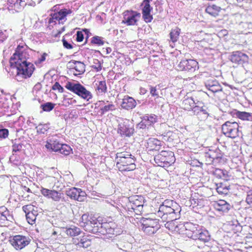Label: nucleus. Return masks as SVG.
<instances>
[{"mask_svg": "<svg viewBox=\"0 0 252 252\" xmlns=\"http://www.w3.org/2000/svg\"><path fill=\"white\" fill-rule=\"evenodd\" d=\"M20 48L22 47L18 46L10 60L11 66L17 69L16 77L18 81L31 77L35 70L33 64L27 61L26 52L21 51Z\"/></svg>", "mask_w": 252, "mask_h": 252, "instance_id": "obj_1", "label": "nucleus"}, {"mask_svg": "<svg viewBox=\"0 0 252 252\" xmlns=\"http://www.w3.org/2000/svg\"><path fill=\"white\" fill-rule=\"evenodd\" d=\"M115 161L116 166L120 171H129L136 168L135 158L129 152H118L116 154Z\"/></svg>", "mask_w": 252, "mask_h": 252, "instance_id": "obj_2", "label": "nucleus"}, {"mask_svg": "<svg viewBox=\"0 0 252 252\" xmlns=\"http://www.w3.org/2000/svg\"><path fill=\"white\" fill-rule=\"evenodd\" d=\"M45 146L48 149L54 152H59L64 156L69 155L72 151L69 145L60 143L55 136L49 138Z\"/></svg>", "mask_w": 252, "mask_h": 252, "instance_id": "obj_3", "label": "nucleus"}, {"mask_svg": "<svg viewBox=\"0 0 252 252\" xmlns=\"http://www.w3.org/2000/svg\"><path fill=\"white\" fill-rule=\"evenodd\" d=\"M181 211L180 206H178V208L159 207L158 215L162 220L174 221L180 218Z\"/></svg>", "mask_w": 252, "mask_h": 252, "instance_id": "obj_4", "label": "nucleus"}, {"mask_svg": "<svg viewBox=\"0 0 252 252\" xmlns=\"http://www.w3.org/2000/svg\"><path fill=\"white\" fill-rule=\"evenodd\" d=\"M65 87L67 90L87 101H89L93 97L92 93L79 82L73 83L70 82H67L66 83Z\"/></svg>", "mask_w": 252, "mask_h": 252, "instance_id": "obj_5", "label": "nucleus"}, {"mask_svg": "<svg viewBox=\"0 0 252 252\" xmlns=\"http://www.w3.org/2000/svg\"><path fill=\"white\" fill-rule=\"evenodd\" d=\"M154 160L158 166L161 167L169 166L175 161L174 154L169 151H162L155 156Z\"/></svg>", "mask_w": 252, "mask_h": 252, "instance_id": "obj_6", "label": "nucleus"}, {"mask_svg": "<svg viewBox=\"0 0 252 252\" xmlns=\"http://www.w3.org/2000/svg\"><path fill=\"white\" fill-rule=\"evenodd\" d=\"M204 157L207 164L216 165L224 162L223 153L219 148L209 149L204 153Z\"/></svg>", "mask_w": 252, "mask_h": 252, "instance_id": "obj_7", "label": "nucleus"}, {"mask_svg": "<svg viewBox=\"0 0 252 252\" xmlns=\"http://www.w3.org/2000/svg\"><path fill=\"white\" fill-rule=\"evenodd\" d=\"M189 112H190V115H195L201 120L207 119L210 115L208 108L202 101L197 100Z\"/></svg>", "mask_w": 252, "mask_h": 252, "instance_id": "obj_8", "label": "nucleus"}, {"mask_svg": "<svg viewBox=\"0 0 252 252\" xmlns=\"http://www.w3.org/2000/svg\"><path fill=\"white\" fill-rule=\"evenodd\" d=\"M129 203L128 209L133 210L136 215H140L143 211V206L145 199L142 195H134L129 198Z\"/></svg>", "mask_w": 252, "mask_h": 252, "instance_id": "obj_9", "label": "nucleus"}, {"mask_svg": "<svg viewBox=\"0 0 252 252\" xmlns=\"http://www.w3.org/2000/svg\"><path fill=\"white\" fill-rule=\"evenodd\" d=\"M117 132L122 137H130L134 133V125L129 120L122 119L119 123Z\"/></svg>", "mask_w": 252, "mask_h": 252, "instance_id": "obj_10", "label": "nucleus"}, {"mask_svg": "<svg viewBox=\"0 0 252 252\" xmlns=\"http://www.w3.org/2000/svg\"><path fill=\"white\" fill-rule=\"evenodd\" d=\"M239 126L237 123L235 122L227 121L221 126L223 134L226 137L235 138L239 136Z\"/></svg>", "mask_w": 252, "mask_h": 252, "instance_id": "obj_11", "label": "nucleus"}, {"mask_svg": "<svg viewBox=\"0 0 252 252\" xmlns=\"http://www.w3.org/2000/svg\"><path fill=\"white\" fill-rule=\"evenodd\" d=\"M123 15L122 23L127 26H137L141 16L140 13L132 10L125 11Z\"/></svg>", "mask_w": 252, "mask_h": 252, "instance_id": "obj_12", "label": "nucleus"}, {"mask_svg": "<svg viewBox=\"0 0 252 252\" xmlns=\"http://www.w3.org/2000/svg\"><path fill=\"white\" fill-rule=\"evenodd\" d=\"M31 241L28 237L18 235L11 238L10 242L16 250H21L28 245Z\"/></svg>", "mask_w": 252, "mask_h": 252, "instance_id": "obj_13", "label": "nucleus"}, {"mask_svg": "<svg viewBox=\"0 0 252 252\" xmlns=\"http://www.w3.org/2000/svg\"><path fill=\"white\" fill-rule=\"evenodd\" d=\"M177 67L181 71L193 72L198 68V63L194 60L184 59L179 63Z\"/></svg>", "mask_w": 252, "mask_h": 252, "instance_id": "obj_14", "label": "nucleus"}, {"mask_svg": "<svg viewBox=\"0 0 252 252\" xmlns=\"http://www.w3.org/2000/svg\"><path fill=\"white\" fill-rule=\"evenodd\" d=\"M229 59L233 63L243 66L248 63L249 59L247 55L239 51L232 52Z\"/></svg>", "mask_w": 252, "mask_h": 252, "instance_id": "obj_15", "label": "nucleus"}, {"mask_svg": "<svg viewBox=\"0 0 252 252\" xmlns=\"http://www.w3.org/2000/svg\"><path fill=\"white\" fill-rule=\"evenodd\" d=\"M72 11L71 9H67L63 8L61 9L59 12L54 13L50 14L51 17L49 20V23H56V21H62L63 20L65 21L66 19V17L68 14H71Z\"/></svg>", "mask_w": 252, "mask_h": 252, "instance_id": "obj_16", "label": "nucleus"}, {"mask_svg": "<svg viewBox=\"0 0 252 252\" xmlns=\"http://www.w3.org/2000/svg\"><path fill=\"white\" fill-rule=\"evenodd\" d=\"M98 223H100L96 219H94L91 217V220L88 222H86V224L83 223V227L84 230L94 234H97L99 232V228L100 225L97 224Z\"/></svg>", "mask_w": 252, "mask_h": 252, "instance_id": "obj_17", "label": "nucleus"}, {"mask_svg": "<svg viewBox=\"0 0 252 252\" xmlns=\"http://www.w3.org/2000/svg\"><path fill=\"white\" fill-rule=\"evenodd\" d=\"M98 223H100L96 219H94L91 217V220L88 222H86V224L83 223V227L84 230L94 234H97L99 232V228L100 225L97 224Z\"/></svg>", "mask_w": 252, "mask_h": 252, "instance_id": "obj_18", "label": "nucleus"}, {"mask_svg": "<svg viewBox=\"0 0 252 252\" xmlns=\"http://www.w3.org/2000/svg\"><path fill=\"white\" fill-rule=\"evenodd\" d=\"M162 142L156 138H149L146 143V148L149 153L155 151H158L160 150L162 145Z\"/></svg>", "mask_w": 252, "mask_h": 252, "instance_id": "obj_19", "label": "nucleus"}, {"mask_svg": "<svg viewBox=\"0 0 252 252\" xmlns=\"http://www.w3.org/2000/svg\"><path fill=\"white\" fill-rule=\"evenodd\" d=\"M210 237L211 236L208 231L200 228L198 229V233H196V234L191 236V239L201 241L204 243L209 242L210 240Z\"/></svg>", "mask_w": 252, "mask_h": 252, "instance_id": "obj_20", "label": "nucleus"}, {"mask_svg": "<svg viewBox=\"0 0 252 252\" xmlns=\"http://www.w3.org/2000/svg\"><path fill=\"white\" fill-rule=\"evenodd\" d=\"M121 106L123 109L129 110L135 107L136 102L133 97L125 95L122 99Z\"/></svg>", "mask_w": 252, "mask_h": 252, "instance_id": "obj_21", "label": "nucleus"}, {"mask_svg": "<svg viewBox=\"0 0 252 252\" xmlns=\"http://www.w3.org/2000/svg\"><path fill=\"white\" fill-rule=\"evenodd\" d=\"M207 89L213 93L222 91V88L219 82L215 79H210L205 83Z\"/></svg>", "mask_w": 252, "mask_h": 252, "instance_id": "obj_22", "label": "nucleus"}, {"mask_svg": "<svg viewBox=\"0 0 252 252\" xmlns=\"http://www.w3.org/2000/svg\"><path fill=\"white\" fill-rule=\"evenodd\" d=\"M97 224L100 225L99 228V232L98 234H101L103 235H114L115 230L112 228L109 223L107 222L104 223H98Z\"/></svg>", "mask_w": 252, "mask_h": 252, "instance_id": "obj_23", "label": "nucleus"}, {"mask_svg": "<svg viewBox=\"0 0 252 252\" xmlns=\"http://www.w3.org/2000/svg\"><path fill=\"white\" fill-rule=\"evenodd\" d=\"M8 8L9 10L14 9L18 12L25 5V1L22 0H7Z\"/></svg>", "mask_w": 252, "mask_h": 252, "instance_id": "obj_24", "label": "nucleus"}, {"mask_svg": "<svg viewBox=\"0 0 252 252\" xmlns=\"http://www.w3.org/2000/svg\"><path fill=\"white\" fill-rule=\"evenodd\" d=\"M186 232V234L189 238H191V236L195 235L198 233V230L200 228L199 225L193 224L191 222H187L185 224Z\"/></svg>", "mask_w": 252, "mask_h": 252, "instance_id": "obj_25", "label": "nucleus"}, {"mask_svg": "<svg viewBox=\"0 0 252 252\" xmlns=\"http://www.w3.org/2000/svg\"><path fill=\"white\" fill-rule=\"evenodd\" d=\"M232 115L243 121H252V113L235 110L231 112Z\"/></svg>", "mask_w": 252, "mask_h": 252, "instance_id": "obj_26", "label": "nucleus"}, {"mask_svg": "<svg viewBox=\"0 0 252 252\" xmlns=\"http://www.w3.org/2000/svg\"><path fill=\"white\" fill-rule=\"evenodd\" d=\"M215 208L218 211L227 212L231 206L224 200H220L214 204Z\"/></svg>", "mask_w": 252, "mask_h": 252, "instance_id": "obj_27", "label": "nucleus"}, {"mask_svg": "<svg viewBox=\"0 0 252 252\" xmlns=\"http://www.w3.org/2000/svg\"><path fill=\"white\" fill-rule=\"evenodd\" d=\"M140 118L141 120H143L144 122L149 127L157 123L158 120V117L153 114H146L143 117H141Z\"/></svg>", "mask_w": 252, "mask_h": 252, "instance_id": "obj_28", "label": "nucleus"}, {"mask_svg": "<svg viewBox=\"0 0 252 252\" xmlns=\"http://www.w3.org/2000/svg\"><path fill=\"white\" fill-rule=\"evenodd\" d=\"M221 8L215 4H209L206 8L205 11L210 15L216 17L219 15Z\"/></svg>", "mask_w": 252, "mask_h": 252, "instance_id": "obj_29", "label": "nucleus"}, {"mask_svg": "<svg viewBox=\"0 0 252 252\" xmlns=\"http://www.w3.org/2000/svg\"><path fill=\"white\" fill-rule=\"evenodd\" d=\"M141 225L160 228L158 220L157 219L143 218L141 220Z\"/></svg>", "mask_w": 252, "mask_h": 252, "instance_id": "obj_30", "label": "nucleus"}, {"mask_svg": "<svg viewBox=\"0 0 252 252\" xmlns=\"http://www.w3.org/2000/svg\"><path fill=\"white\" fill-rule=\"evenodd\" d=\"M77 242L75 241L76 245L80 247L85 248H88L91 245V241L88 236H83L82 237L77 239Z\"/></svg>", "mask_w": 252, "mask_h": 252, "instance_id": "obj_31", "label": "nucleus"}, {"mask_svg": "<svg viewBox=\"0 0 252 252\" xmlns=\"http://www.w3.org/2000/svg\"><path fill=\"white\" fill-rule=\"evenodd\" d=\"M216 190L220 194L226 195L230 189V185L223 183H219L216 184Z\"/></svg>", "mask_w": 252, "mask_h": 252, "instance_id": "obj_32", "label": "nucleus"}, {"mask_svg": "<svg viewBox=\"0 0 252 252\" xmlns=\"http://www.w3.org/2000/svg\"><path fill=\"white\" fill-rule=\"evenodd\" d=\"M196 100H194V99L190 97H188L186 98L183 101L182 105L184 107V109L185 110H187L189 111L191 107H192L195 104Z\"/></svg>", "mask_w": 252, "mask_h": 252, "instance_id": "obj_33", "label": "nucleus"}, {"mask_svg": "<svg viewBox=\"0 0 252 252\" xmlns=\"http://www.w3.org/2000/svg\"><path fill=\"white\" fill-rule=\"evenodd\" d=\"M117 247L120 250H123L125 252H128L131 249V244L128 242L119 240L116 243Z\"/></svg>", "mask_w": 252, "mask_h": 252, "instance_id": "obj_34", "label": "nucleus"}, {"mask_svg": "<svg viewBox=\"0 0 252 252\" xmlns=\"http://www.w3.org/2000/svg\"><path fill=\"white\" fill-rule=\"evenodd\" d=\"M65 233L67 235L73 237L79 235L81 233V230L80 228L76 226H73L66 228L65 230Z\"/></svg>", "mask_w": 252, "mask_h": 252, "instance_id": "obj_35", "label": "nucleus"}, {"mask_svg": "<svg viewBox=\"0 0 252 252\" xmlns=\"http://www.w3.org/2000/svg\"><path fill=\"white\" fill-rule=\"evenodd\" d=\"M66 194L70 198L77 200L78 199L79 191L78 189L73 188L68 190L66 191Z\"/></svg>", "mask_w": 252, "mask_h": 252, "instance_id": "obj_36", "label": "nucleus"}, {"mask_svg": "<svg viewBox=\"0 0 252 252\" xmlns=\"http://www.w3.org/2000/svg\"><path fill=\"white\" fill-rule=\"evenodd\" d=\"M181 30L178 27H176L174 29H172L170 33V40L173 42H176L179 36Z\"/></svg>", "mask_w": 252, "mask_h": 252, "instance_id": "obj_37", "label": "nucleus"}, {"mask_svg": "<svg viewBox=\"0 0 252 252\" xmlns=\"http://www.w3.org/2000/svg\"><path fill=\"white\" fill-rule=\"evenodd\" d=\"M49 198H51L55 201H59L60 199L63 201H65L64 197H62V193L55 190H52Z\"/></svg>", "mask_w": 252, "mask_h": 252, "instance_id": "obj_38", "label": "nucleus"}, {"mask_svg": "<svg viewBox=\"0 0 252 252\" xmlns=\"http://www.w3.org/2000/svg\"><path fill=\"white\" fill-rule=\"evenodd\" d=\"M76 64L75 70L78 72L79 73H73V74L75 76H77L78 75L83 74L85 71V65L84 63L80 61H77Z\"/></svg>", "mask_w": 252, "mask_h": 252, "instance_id": "obj_39", "label": "nucleus"}, {"mask_svg": "<svg viewBox=\"0 0 252 252\" xmlns=\"http://www.w3.org/2000/svg\"><path fill=\"white\" fill-rule=\"evenodd\" d=\"M55 105V103L51 102H47L41 104L40 108L43 111L50 112L54 109Z\"/></svg>", "mask_w": 252, "mask_h": 252, "instance_id": "obj_40", "label": "nucleus"}, {"mask_svg": "<svg viewBox=\"0 0 252 252\" xmlns=\"http://www.w3.org/2000/svg\"><path fill=\"white\" fill-rule=\"evenodd\" d=\"M115 109V105L113 104H109L108 105H105L104 106L100 108L99 113L101 116L103 115L106 112L109 111H112Z\"/></svg>", "mask_w": 252, "mask_h": 252, "instance_id": "obj_41", "label": "nucleus"}, {"mask_svg": "<svg viewBox=\"0 0 252 252\" xmlns=\"http://www.w3.org/2000/svg\"><path fill=\"white\" fill-rule=\"evenodd\" d=\"M9 215V211L4 206L0 207V221L7 220V216Z\"/></svg>", "mask_w": 252, "mask_h": 252, "instance_id": "obj_42", "label": "nucleus"}, {"mask_svg": "<svg viewBox=\"0 0 252 252\" xmlns=\"http://www.w3.org/2000/svg\"><path fill=\"white\" fill-rule=\"evenodd\" d=\"M141 229L148 235H151L155 233L159 228L153 227L151 226H147L141 225Z\"/></svg>", "mask_w": 252, "mask_h": 252, "instance_id": "obj_43", "label": "nucleus"}, {"mask_svg": "<svg viewBox=\"0 0 252 252\" xmlns=\"http://www.w3.org/2000/svg\"><path fill=\"white\" fill-rule=\"evenodd\" d=\"M96 90L99 93H105L107 92V86L106 83L105 81H101L98 82L97 85Z\"/></svg>", "mask_w": 252, "mask_h": 252, "instance_id": "obj_44", "label": "nucleus"}, {"mask_svg": "<svg viewBox=\"0 0 252 252\" xmlns=\"http://www.w3.org/2000/svg\"><path fill=\"white\" fill-rule=\"evenodd\" d=\"M37 132L38 133L44 134L49 128V124H39L36 127Z\"/></svg>", "mask_w": 252, "mask_h": 252, "instance_id": "obj_45", "label": "nucleus"}, {"mask_svg": "<svg viewBox=\"0 0 252 252\" xmlns=\"http://www.w3.org/2000/svg\"><path fill=\"white\" fill-rule=\"evenodd\" d=\"M178 206H180L176 202H174L173 200H165L163 202L162 204L160 205L159 207H172L173 208H175V207H176L178 208Z\"/></svg>", "mask_w": 252, "mask_h": 252, "instance_id": "obj_46", "label": "nucleus"}, {"mask_svg": "<svg viewBox=\"0 0 252 252\" xmlns=\"http://www.w3.org/2000/svg\"><path fill=\"white\" fill-rule=\"evenodd\" d=\"M91 43L101 46L104 44V42L102 40V37L98 36H94L91 38Z\"/></svg>", "mask_w": 252, "mask_h": 252, "instance_id": "obj_47", "label": "nucleus"}, {"mask_svg": "<svg viewBox=\"0 0 252 252\" xmlns=\"http://www.w3.org/2000/svg\"><path fill=\"white\" fill-rule=\"evenodd\" d=\"M26 217L28 223L31 224L34 223L36 220V218L34 214L32 212L28 213L27 215H26Z\"/></svg>", "mask_w": 252, "mask_h": 252, "instance_id": "obj_48", "label": "nucleus"}, {"mask_svg": "<svg viewBox=\"0 0 252 252\" xmlns=\"http://www.w3.org/2000/svg\"><path fill=\"white\" fill-rule=\"evenodd\" d=\"M142 18L147 23L151 22L153 19V15L151 14V12H142Z\"/></svg>", "mask_w": 252, "mask_h": 252, "instance_id": "obj_49", "label": "nucleus"}, {"mask_svg": "<svg viewBox=\"0 0 252 252\" xmlns=\"http://www.w3.org/2000/svg\"><path fill=\"white\" fill-rule=\"evenodd\" d=\"M9 134V131L7 129L4 128L2 126H0V138H6Z\"/></svg>", "mask_w": 252, "mask_h": 252, "instance_id": "obj_50", "label": "nucleus"}, {"mask_svg": "<svg viewBox=\"0 0 252 252\" xmlns=\"http://www.w3.org/2000/svg\"><path fill=\"white\" fill-rule=\"evenodd\" d=\"M23 147V144L21 143H14L12 145V152H17L20 151Z\"/></svg>", "mask_w": 252, "mask_h": 252, "instance_id": "obj_51", "label": "nucleus"}, {"mask_svg": "<svg viewBox=\"0 0 252 252\" xmlns=\"http://www.w3.org/2000/svg\"><path fill=\"white\" fill-rule=\"evenodd\" d=\"M81 221H80V225L83 227V223L86 224V222H88L91 220V217L89 218V216L87 214H83L81 218Z\"/></svg>", "mask_w": 252, "mask_h": 252, "instance_id": "obj_52", "label": "nucleus"}, {"mask_svg": "<svg viewBox=\"0 0 252 252\" xmlns=\"http://www.w3.org/2000/svg\"><path fill=\"white\" fill-rule=\"evenodd\" d=\"M52 90H58L60 93H63L64 91V89L63 87H62L60 83L58 82H56L52 87Z\"/></svg>", "mask_w": 252, "mask_h": 252, "instance_id": "obj_53", "label": "nucleus"}, {"mask_svg": "<svg viewBox=\"0 0 252 252\" xmlns=\"http://www.w3.org/2000/svg\"><path fill=\"white\" fill-rule=\"evenodd\" d=\"M94 63L95 65H92V67L97 71H98L101 69V66L100 62L97 59H94Z\"/></svg>", "mask_w": 252, "mask_h": 252, "instance_id": "obj_54", "label": "nucleus"}, {"mask_svg": "<svg viewBox=\"0 0 252 252\" xmlns=\"http://www.w3.org/2000/svg\"><path fill=\"white\" fill-rule=\"evenodd\" d=\"M52 191V190L42 188L41 189V193L43 196L48 198H50V194Z\"/></svg>", "mask_w": 252, "mask_h": 252, "instance_id": "obj_55", "label": "nucleus"}, {"mask_svg": "<svg viewBox=\"0 0 252 252\" xmlns=\"http://www.w3.org/2000/svg\"><path fill=\"white\" fill-rule=\"evenodd\" d=\"M136 127L142 129H148L149 128L146 124L144 122L143 120H141V121L137 125Z\"/></svg>", "mask_w": 252, "mask_h": 252, "instance_id": "obj_56", "label": "nucleus"}, {"mask_svg": "<svg viewBox=\"0 0 252 252\" xmlns=\"http://www.w3.org/2000/svg\"><path fill=\"white\" fill-rule=\"evenodd\" d=\"M223 172H224V171L223 170L216 168L213 172L214 175L216 176L217 177H219L220 178H221L222 177V175L223 174Z\"/></svg>", "mask_w": 252, "mask_h": 252, "instance_id": "obj_57", "label": "nucleus"}, {"mask_svg": "<svg viewBox=\"0 0 252 252\" xmlns=\"http://www.w3.org/2000/svg\"><path fill=\"white\" fill-rule=\"evenodd\" d=\"M79 194L78 195V201H82L84 200L86 197V193L80 189H78Z\"/></svg>", "mask_w": 252, "mask_h": 252, "instance_id": "obj_58", "label": "nucleus"}, {"mask_svg": "<svg viewBox=\"0 0 252 252\" xmlns=\"http://www.w3.org/2000/svg\"><path fill=\"white\" fill-rule=\"evenodd\" d=\"M163 220L166 221V223L165 224V227L166 228H168L169 230H173L174 229L173 221H169L168 220Z\"/></svg>", "mask_w": 252, "mask_h": 252, "instance_id": "obj_59", "label": "nucleus"}, {"mask_svg": "<svg viewBox=\"0 0 252 252\" xmlns=\"http://www.w3.org/2000/svg\"><path fill=\"white\" fill-rule=\"evenodd\" d=\"M84 38V37L82 32L81 31L77 32L76 38V41L78 42H81L83 41Z\"/></svg>", "mask_w": 252, "mask_h": 252, "instance_id": "obj_60", "label": "nucleus"}, {"mask_svg": "<svg viewBox=\"0 0 252 252\" xmlns=\"http://www.w3.org/2000/svg\"><path fill=\"white\" fill-rule=\"evenodd\" d=\"M23 211L26 213H31V211L32 209V206L31 205H24L22 207Z\"/></svg>", "mask_w": 252, "mask_h": 252, "instance_id": "obj_61", "label": "nucleus"}, {"mask_svg": "<svg viewBox=\"0 0 252 252\" xmlns=\"http://www.w3.org/2000/svg\"><path fill=\"white\" fill-rule=\"evenodd\" d=\"M63 46L65 48L67 49H71L73 48V46L69 43H68L64 38L62 40Z\"/></svg>", "mask_w": 252, "mask_h": 252, "instance_id": "obj_62", "label": "nucleus"}, {"mask_svg": "<svg viewBox=\"0 0 252 252\" xmlns=\"http://www.w3.org/2000/svg\"><path fill=\"white\" fill-rule=\"evenodd\" d=\"M150 94L153 96H156L157 98L159 97L156 87L150 86Z\"/></svg>", "mask_w": 252, "mask_h": 252, "instance_id": "obj_63", "label": "nucleus"}, {"mask_svg": "<svg viewBox=\"0 0 252 252\" xmlns=\"http://www.w3.org/2000/svg\"><path fill=\"white\" fill-rule=\"evenodd\" d=\"M246 201L249 204H252V192L250 191L247 196Z\"/></svg>", "mask_w": 252, "mask_h": 252, "instance_id": "obj_64", "label": "nucleus"}]
</instances>
